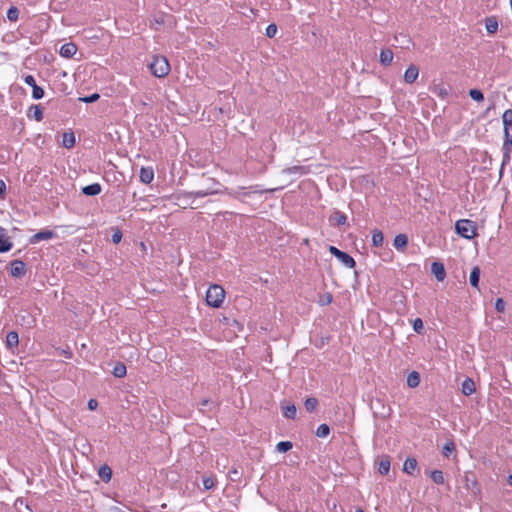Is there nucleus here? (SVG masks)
<instances>
[{
	"label": "nucleus",
	"mask_w": 512,
	"mask_h": 512,
	"mask_svg": "<svg viewBox=\"0 0 512 512\" xmlns=\"http://www.w3.org/2000/svg\"><path fill=\"white\" fill-rule=\"evenodd\" d=\"M439 95H441V96L447 95L446 90L441 89L440 92H439Z\"/></svg>",
	"instance_id": "5fc2aeb1"
},
{
	"label": "nucleus",
	"mask_w": 512,
	"mask_h": 512,
	"mask_svg": "<svg viewBox=\"0 0 512 512\" xmlns=\"http://www.w3.org/2000/svg\"><path fill=\"white\" fill-rule=\"evenodd\" d=\"M383 240H384V235H383L382 231H380L378 229H375L372 232V244H373V246L381 247L382 244H383Z\"/></svg>",
	"instance_id": "c756f323"
},
{
	"label": "nucleus",
	"mask_w": 512,
	"mask_h": 512,
	"mask_svg": "<svg viewBox=\"0 0 512 512\" xmlns=\"http://www.w3.org/2000/svg\"><path fill=\"white\" fill-rule=\"evenodd\" d=\"M469 96L477 101V102H480V101H483L484 100V95L482 93V91L478 90V89H470L469 90Z\"/></svg>",
	"instance_id": "e433bc0d"
},
{
	"label": "nucleus",
	"mask_w": 512,
	"mask_h": 512,
	"mask_svg": "<svg viewBox=\"0 0 512 512\" xmlns=\"http://www.w3.org/2000/svg\"><path fill=\"white\" fill-rule=\"evenodd\" d=\"M507 480H512V474L508 476Z\"/></svg>",
	"instance_id": "6e6d98bb"
},
{
	"label": "nucleus",
	"mask_w": 512,
	"mask_h": 512,
	"mask_svg": "<svg viewBox=\"0 0 512 512\" xmlns=\"http://www.w3.org/2000/svg\"><path fill=\"white\" fill-rule=\"evenodd\" d=\"M216 482H203V490H210L215 487Z\"/></svg>",
	"instance_id": "8fccbe9b"
},
{
	"label": "nucleus",
	"mask_w": 512,
	"mask_h": 512,
	"mask_svg": "<svg viewBox=\"0 0 512 512\" xmlns=\"http://www.w3.org/2000/svg\"><path fill=\"white\" fill-rule=\"evenodd\" d=\"M19 344V335L16 331H10L6 336V346L9 349L16 348Z\"/></svg>",
	"instance_id": "4be33fe9"
},
{
	"label": "nucleus",
	"mask_w": 512,
	"mask_h": 512,
	"mask_svg": "<svg viewBox=\"0 0 512 512\" xmlns=\"http://www.w3.org/2000/svg\"><path fill=\"white\" fill-rule=\"evenodd\" d=\"M210 404H212V402L209 399H203L200 403L201 407L203 408L209 406Z\"/></svg>",
	"instance_id": "3c124183"
},
{
	"label": "nucleus",
	"mask_w": 512,
	"mask_h": 512,
	"mask_svg": "<svg viewBox=\"0 0 512 512\" xmlns=\"http://www.w3.org/2000/svg\"><path fill=\"white\" fill-rule=\"evenodd\" d=\"M512 486V482H508Z\"/></svg>",
	"instance_id": "bf43d9fd"
},
{
	"label": "nucleus",
	"mask_w": 512,
	"mask_h": 512,
	"mask_svg": "<svg viewBox=\"0 0 512 512\" xmlns=\"http://www.w3.org/2000/svg\"><path fill=\"white\" fill-rule=\"evenodd\" d=\"M100 98V95L98 93H93L89 96L80 97L79 101L83 103H93L97 101Z\"/></svg>",
	"instance_id": "58836bf2"
},
{
	"label": "nucleus",
	"mask_w": 512,
	"mask_h": 512,
	"mask_svg": "<svg viewBox=\"0 0 512 512\" xmlns=\"http://www.w3.org/2000/svg\"><path fill=\"white\" fill-rule=\"evenodd\" d=\"M101 185L99 183H93L82 188V193L86 196H96L101 193Z\"/></svg>",
	"instance_id": "f3484780"
},
{
	"label": "nucleus",
	"mask_w": 512,
	"mask_h": 512,
	"mask_svg": "<svg viewBox=\"0 0 512 512\" xmlns=\"http://www.w3.org/2000/svg\"><path fill=\"white\" fill-rule=\"evenodd\" d=\"M77 52V46L74 43H65L60 48V55L64 58H72Z\"/></svg>",
	"instance_id": "ddd939ff"
},
{
	"label": "nucleus",
	"mask_w": 512,
	"mask_h": 512,
	"mask_svg": "<svg viewBox=\"0 0 512 512\" xmlns=\"http://www.w3.org/2000/svg\"><path fill=\"white\" fill-rule=\"evenodd\" d=\"M431 480H443V473L440 470H433L430 472Z\"/></svg>",
	"instance_id": "49530a36"
},
{
	"label": "nucleus",
	"mask_w": 512,
	"mask_h": 512,
	"mask_svg": "<svg viewBox=\"0 0 512 512\" xmlns=\"http://www.w3.org/2000/svg\"><path fill=\"white\" fill-rule=\"evenodd\" d=\"M63 146L72 148L75 145V135L73 132H65L62 139Z\"/></svg>",
	"instance_id": "c85d7f7f"
},
{
	"label": "nucleus",
	"mask_w": 512,
	"mask_h": 512,
	"mask_svg": "<svg viewBox=\"0 0 512 512\" xmlns=\"http://www.w3.org/2000/svg\"><path fill=\"white\" fill-rule=\"evenodd\" d=\"M461 391H462V393H463L465 396H470V395H472V394L475 392V383H474V381H473L471 378H466V379L462 382V388H461Z\"/></svg>",
	"instance_id": "aec40b11"
},
{
	"label": "nucleus",
	"mask_w": 512,
	"mask_h": 512,
	"mask_svg": "<svg viewBox=\"0 0 512 512\" xmlns=\"http://www.w3.org/2000/svg\"><path fill=\"white\" fill-rule=\"evenodd\" d=\"M417 460L413 457H408L403 464V471L409 476L416 477L415 471L417 470Z\"/></svg>",
	"instance_id": "f8f14e48"
},
{
	"label": "nucleus",
	"mask_w": 512,
	"mask_h": 512,
	"mask_svg": "<svg viewBox=\"0 0 512 512\" xmlns=\"http://www.w3.org/2000/svg\"><path fill=\"white\" fill-rule=\"evenodd\" d=\"M419 75V69L416 65L411 64L404 73V81L407 84H412L416 81Z\"/></svg>",
	"instance_id": "9b49d317"
},
{
	"label": "nucleus",
	"mask_w": 512,
	"mask_h": 512,
	"mask_svg": "<svg viewBox=\"0 0 512 512\" xmlns=\"http://www.w3.org/2000/svg\"><path fill=\"white\" fill-rule=\"evenodd\" d=\"M502 122H503V129H504V142L502 145V152H503V158H502V164L500 173L502 172V169L504 165H506L511 158V151H512V109H507L504 111L502 115Z\"/></svg>",
	"instance_id": "f257e3e1"
},
{
	"label": "nucleus",
	"mask_w": 512,
	"mask_h": 512,
	"mask_svg": "<svg viewBox=\"0 0 512 512\" xmlns=\"http://www.w3.org/2000/svg\"><path fill=\"white\" fill-rule=\"evenodd\" d=\"M227 193L234 198H238L240 195L237 191H227Z\"/></svg>",
	"instance_id": "603ef678"
},
{
	"label": "nucleus",
	"mask_w": 512,
	"mask_h": 512,
	"mask_svg": "<svg viewBox=\"0 0 512 512\" xmlns=\"http://www.w3.org/2000/svg\"><path fill=\"white\" fill-rule=\"evenodd\" d=\"M390 470V460L388 456H384L378 463V472L381 476H386Z\"/></svg>",
	"instance_id": "5701e85b"
},
{
	"label": "nucleus",
	"mask_w": 512,
	"mask_h": 512,
	"mask_svg": "<svg viewBox=\"0 0 512 512\" xmlns=\"http://www.w3.org/2000/svg\"><path fill=\"white\" fill-rule=\"evenodd\" d=\"M485 28L488 34H495L498 30V21L495 16H490L485 19Z\"/></svg>",
	"instance_id": "6ab92c4d"
},
{
	"label": "nucleus",
	"mask_w": 512,
	"mask_h": 512,
	"mask_svg": "<svg viewBox=\"0 0 512 512\" xmlns=\"http://www.w3.org/2000/svg\"><path fill=\"white\" fill-rule=\"evenodd\" d=\"M305 409L308 412H313L318 406V400L315 397H308L304 402Z\"/></svg>",
	"instance_id": "2f4dec72"
},
{
	"label": "nucleus",
	"mask_w": 512,
	"mask_h": 512,
	"mask_svg": "<svg viewBox=\"0 0 512 512\" xmlns=\"http://www.w3.org/2000/svg\"><path fill=\"white\" fill-rule=\"evenodd\" d=\"M98 475L102 480H111L112 469L109 465L104 464L98 470Z\"/></svg>",
	"instance_id": "bb28decb"
},
{
	"label": "nucleus",
	"mask_w": 512,
	"mask_h": 512,
	"mask_svg": "<svg viewBox=\"0 0 512 512\" xmlns=\"http://www.w3.org/2000/svg\"><path fill=\"white\" fill-rule=\"evenodd\" d=\"M330 253L335 256L345 267L354 268L356 266L355 260L346 252L339 250L335 246L329 247Z\"/></svg>",
	"instance_id": "423d86ee"
},
{
	"label": "nucleus",
	"mask_w": 512,
	"mask_h": 512,
	"mask_svg": "<svg viewBox=\"0 0 512 512\" xmlns=\"http://www.w3.org/2000/svg\"><path fill=\"white\" fill-rule=\"evenodd\" d=\"M12 247L13 243L8 238H0V253L8 252Z\"/></svg>",
	"instance_id": "473e14b6"
},
{
	"label": "nucleus",
	"mask_w": 512,
	"mask_h": 512,
	"mask_svg": "<svg viewBox=\"0 0 512 512\" xmlns=\"http://www.w3.org/2000/svg\"><path fill=\"white\" fill-rule=\"evenodd\" d=\"M151 73L158 78L165 77L170 71V65L166 57L156 55L149 65Z\"/></svg>",
	"instance_id": "f03ea898"
},
{
	"label": "nucleus",
	"mask_w": 512,
	"mask_h": 512,
	"mask_svg": "<svg viewBox=\"0 0 512 512\" xmlns=\"http://www.w3.org/2000/svg\"><path fill=\"white\" fill-rule=\"evenodd\" d=\"M380 63L384 66H388L393 61V52L390 49H382L379 56Z\"/></svg>",
	"instance_id": "412c9836"
},
{
	"label": "nucleus",
	"mask_w": 512,
	"mask_h": 512,
	"mask_svg": "<svg viewBox=\"0 0 512 512\" xmlns=\"http://www.w3.org/2000/svg\"><path fill=\"white\" fill-rule=\"evenodd\" d=\"M140 181L144 184H150L154 178V171L150 167H142L140 170Z\"/></svg>",
	"instance_id": "2eb2a0df"
},
{
	"label": "nucleus",
	"mask_w": 512,
	"mask_h": 512,
	"mask_svg": "<svg viewBox=\"0 0 512 512\" xmlns=\"http://www.w3.org/2000/svg\"><path fill=\"white\" fill-rule=\"evenodd\" d=\"M24 82L32 88V97L39 100L44 96V90L36 84L35 78L32 75H26Z\"/></svg>",
	"instance_id": "0eeeda50"
},
{
	"label": "nucleus",
	"mask_w": 512,
	"mask_h": 512,
	"mask_svg": "<svg viewBox=\"0 0 512 512\" xmlns=\"http://www.w3.org/2000/svg\"><path fill=\"white\" fill-rule=\"evenodd\" d=\"M97 406H98V402H97V400H95V399H90V400L88 401V409H90V410H95V409L97 408Z\"/></svg>",
	"instance_id": "de8ad7c7"
},
{
	"label": "nucleus",
	"mask_w": 512,
	"mask_h": 512,
	"mask_svg": "<svg viewBox=\"0 0 512 512\" xmlns=\"http://www.w3.org/2000/svg\"><path fill=\"white\" fill-rule=\"evenodd\" d=\"M127 373V369L124 363L118 362L112 371V374L116 378H123Z\"/></svg>",
	"instance_id": "cd10ccee"
},
{
	"label": "nucleus",
	"mask_w": 512,
	"mask_h": 512,
	"mask_svg": "<svg viewBox=\"0 0 512 512\" xmlns=\"http://www.w3.org/2000/svg\"><path fill=\"white\" fill-rule=\"evenodd\" d=\"M330 222L336 226L345 225L347 222V216L339 210H334L330 216Z\"/></svg>",
	"instance_id": "4468645a"
},
{
	"label": "nucleus",
	"mask_w": 512,
	"mask_h": 512,
	"mask_svg": "<svg viewBox=\"0 0 512 512\" xmlns=\"http://www.w3.org/2000/svg\"><path fill=\"white\" fill-rule=\"evenodd\" d=\"M505 307H506V303L505 301L502 299V298H498L495 302V309L498 311V312H504L505 310Z\"/></svg>",
	"instance_id": "a18cd8bd"
},
{
	"label": "nucleus",
	"mask_w": 512,
	"mask_h": 512,
	"mask_svg": "<svg viewBox=\"0 0 512 512\" xmlns=\"http://www.w3.org/2000/svg\"><path fill=\"white\" fill-rule=\"evenodd\" d=\"M329 433H330V427L327 424H320L317 427V430H316L317 437L325 438L329 435Z\"/></svg>",
	"instance_id": "72a5a7b5"
},
{
	"label": "nucleus",
	"mask_w": 512,
	"mask_h": 512,
	"mask_svg": "<svg viewBox=\"0 0 512 512\" xmlns=\"http://www.w3.org/2000/svg\"><path fill=\"white\" fill-rule=\"evenodd\" d=\"M413 329L416 333L422 334L424 330L423 321L420 318H416L413 321Z\"/></svg>",
	"instance_id": "ea45409f"
},
{
	"label": "nucleus",
	"mask_w": 512,
	"mask_h": 512,
	"mask_svg": "<svg viewBox=\"0 0 512 512\" xmlns=\"http://www.w3.org/2000/svg\"><path fill=\"white\" fill-rule=\"evenodd\" d=\"M225 291L224 289L217 284L211 285L206 292V303L207 305L219 308L224 300Z\"/></svg>",
	"instance_id": "20e7f679"
},
{
	"label": "nucleus",
	"mask_w": 512,
	"mask_h": 512,
	"mask_svg": "<svg viewBox=\"0 0 512 512\" xmlns=\"http://www.w3.org/2000/svg\"><path fill=\"white\" fill-rule=\"evenodd\" d=\"M431 272L437 281H443L446 277L444 265L441 262L435 261L431 264Z\"/></svg>",
	"instance_id": "9d476101"
},
{
	"label": "nucleus",
	"mask_w": 512,
	"mask_h": 512,
	"mask_svg": "<svg viewBox=\"0 0 512 512\" xmlns=\"http://www.w3.org/2000/svg\"><path fill=\"white\" fill-rule=\"evenodd\" d=\"M277 33V26L275 24H269L266 28V36L273 38Z\"/></svg>",
	"instance_id": "c03bdc74"
},
{
	"label": "nucleus",
	"mask_w": 512,
	"mask_h": 512,
	"mask_svg": "<svg viewBox=\"0 0 512 512\" xmlns=\"http://www.w3.org/2000/svg\"><path fill=\"white\" fill-rule=\"evenodd\" d=\"M309 172H310L309 167L300 166V165H295V166H291V167H287V168L283 169V173L288 174V175H291V174L305 175V174H308Z\"/></svg>",
	"instance_id": "dca6fc26"
},
{
	"label": "nucleus",
	"mask_w": 512,
	"mask_h": 512,
	"mask_svg": "<svg viewBox=\"0 0 512 512\" xmlns=\"http://www.w3.org/2000/svg\"><path fill=\"white\" fill-rule=\"evenodd\" d=\"M333 300V297H332V294L331 293H325L324 295H322L319 299V304L321 306H325V305H329Z\"/></svg>",
	"instance_id": "a19ab883"
},
{
	"label": "nucleus",
	"mask_w": 512,
	"mask_h": 512,
	"mask_svg": "<svg viewBox=\"0 0 512 512\" xmlns=\"http://www.w3.org/2000/svg\"><path fill=\"white\" fill-rule=\"evenodd\" d=\"M21 320L27 325V327H33L36 324V320L29 314L21 316Z\"/></svg>",
	"instance_id": "37998d69"
},
{
	"label": "nucleus",
	"mask_w": 512,
	"mask_h": 512,
	"mask_svg": "<svg viewBox=\"0 0 512 512\" xmlns=\"http://www.w3.org/2000/svg\"><path fill=\"white\" fill-rule=\"evenodd\" d=\"M455 231L465 239H472L477 235V227L474 221L469 219H460L455 223Z\"/></svg>",
	"instance_id": "7ed1b4c3"
},
{
	"label": "nucleus",
	"mask_w": 512,
	"mask_h": 512,
	"mask_svg": "<svg viewBox=\"0 0 512 512\" xmlns=\"http://www.w3.org/2000/svg\"><path fill=\"white\" fill-rule=\"evenodd\" d=\"M296 406L294 404H288L282 407L284 417L288 419H294L296 417Z\"/></svg>",
	"instance_id": "7c9ffc66"
},
{
	"label": "nucleus",
	"mask_w": 512,
	"mask_h": 512,
	"mask_svg": "<svg viewBox=\"0 0 512 512\" xmlns=\"http://www.w3.org/2000/svg\"><path fill=\"white\" fill-rule=\"evenodd\" d=\"M6 191V185L3 180L0 179V198H4Z\"/></svg>",
	"instance_id": "09e8293b"
},
{
	"label": "nucleus",
	"mask_w": 512,
	"mask_h": 512,
	"mask_svg": "<svg viewBox=\"0 0 512 512\" xmlns=\"http://www.w3.org/2000/svg\"><path fill=\"white\" fill-rule=\"evenodd\" d=\"M292 447H293L292 442H290V441H280L276 445V450L278 452L285 453V452H288L289 450H291Z\"/></svg>",
	"instance_id": "f704fd0d"
},
{
	"label": "nucleus",
	"mask_w": 512,
	"mask_h": 512,
	"mask_svg": "<svg viewBox=\"0 0 512 512\" xmlns=\"http://www.w3.org/2000/svg\"><path fill=\"white\" fill-rule=\"evenodd\" d=\"M356 512H364L362 509H358L356 510Z\"/></svg>",
	"instance_id": "13d9d810"
},
{
	"label": "nucleus",
	"mask_w": 512,
	"mask_h": 512,
	"mask_svg": "<svg viewBox=\"0 0 512 512\" xmlns=\"http://www.w3.org/2000/svg\"><path fill=\"white\" fill-rule=\"evenodd\" d=\"M420 384V374L416 371H412L407 376V385L410 388H416Z\"/></svg>",
	"instance_id": "b1692460"
},
{
	"label": "nucleus",
	"mask_w": 512,
	"mask_h": 512,
	"mask_svg": "<svg viewBox=\"0 0 512 512\" xmlns=\"http://www.w3.org/2000/svg\"><path fill=\"white\" fill-rule=\"evenodd\" d=\"M122 239V232L119 228H115L114 229V232L111 236V241L114 243V244H118Z\"/></svg>",
	"instance_id": "79ce46f5"
},
{
	"label": "nucleus",
	"mask_w": 512,
	"mask_h": 512,
	"mask_svg": "<svg viewBox=\"0 0 512 512\" xmlns=\"http://www.w3.org/2000/svg\"><path fill=\"white\" fill-rule=\"evenodd\" d=\"M407 244H408V237L406 234L401 233V234H398L395 236L393 245L397 250L403 251L407 247Z\"/></svg>",
	"instance_id": "a211bd4d"
},
{
	"label": "nucleus",
	"mask_w": 512,
	"mask_h": 512,
	"mask_svg": "<svg viewBox=\"0 0 512 512\" xmlns=\"http://www.w3.org/2000/svg\"><path fill=\"white\" fill-rule=\"evenodd\" d=\"M28 116H32L36 121H41L43 119V109L40 105H32L29 108Z\"/></svg>",
	"instance_id": "393cba45"
},
{
	"label": "nucleus",
	"mask_w": 512,
	"mask_h": 512,
	"mask_svg": "<svg viewBox=\"0 0 512 512\" xmlns=\"http://www.w3.org/2000/svg\"><path fill=\"white\" fill-rule=\"evenodd\" d=\"M55 236L56 234L52 230H41L30 237L29 243L36 244L43 240L52 239Z\"/></svg>",
	"instance_id": "6e6552de"
},
{
	"label": "nucleus",
	"mask_w": 512,
	"mask_h": 512,
	"mask_svg": "<svg viewBox=\"0 0 512 512\" xmlns=\"http://www.w3.org/2000/svg\"><path fill=\"white\" fill-rule=\"evenodd\" d=\"M455 449V444L452 441H449L443 446V455L449 457L455 451Z\"/></svg>",
	"instance_id": "4c0bfd02"
},
{
	"label": "nucleus",
	"mask_w": 512,
	"mask_h": 512,
	"mask_svg": "<svg viewBox=\"0 0 512 512\" xmlns=\"http://www.w3.org/2000/svg\"><path fill=\"white\" fill-rule=\"evenodd\" d=\"M7 18L9 21L11 22H15L18 20L19 18V10L17 7L15 6H11L8 10H7Z\"/></svg>",
	"instance_id": "c9c22d12"
},
{
	"label": "nucleus",
	"mask_w": 512,
	"mask_h": 512,
	"mask_svg": "<svg viewBox=\"0 0 512 512\" xmlns=\"http://www.w3.org/2000/svg\"><path fill=\"white\" fill-rule=\"evenodd\" d=\"M4 232H5V229L0 226V238L4 237Z\"/></svg>",
	"instance_id": "864d4df0"
},
{
	"label": "nucleus",
	"mask_w": 512,
	"mask_h": 512,
	"mask_svg": "<svg viewBox=\"0 0 512 512\" xmlns=\"http://www.w3.org/2000/svg\"><path fill=\"white\" fill-rule=\"evenodd\" d=\"M219 193H223V191L218 188L200 189L197 191L183 192V193L179 194L178 199L187 201L191 198L206 197L209 195H214V194H219Z\"/></svg>",
	"instance_id": "39448f33"
},
{
	"label": "nucleus",
	"mask_w": 512,
	"mask_h": 512,
	"mask_svg": "<svg viewBox=\"0 0 512 512\" xmlns=\"http://www.w3.org/2000/svg\"><path fill=\"white\" fill-rule=\"evenodd\" d=\"M479 279H480V268L478 266H475L470 273V277H469L470 285L474 288H478Z\"/></svg>",
	"instance_id": "a878e982"
},
{
	"label": "nucleus",
	"mask_w": 512,
	"mask_h": 512,
	"mask_svg": "<svg viewBox=\"0 0 512 512\" xmlns=\"http://www.w3.org/2000/svg\"><path fill=\"white\" fill-rule=\"evenodd\" d=\"M10 273L13 277H21L26 272V265L22 260H13L11 263Z\"/></svg>",
	"instance_id": "1a4fd4ad"
},
{
	"label": "nucleus",
	"mask_w": 512,
	"mask_h": 512,
	"mask_svg": "<svg viewBox=\"0 0 512 512\" xmlns=\"http://www.w3.org/2000/svg\"><path fill=\"white\" fill-rule=\"evenodd\" d=\"M203 480L210 481V480H212V479L208 477V478H203Z\"/></svg>",
	"instance_id": "4d7b16f0"
}]
</instances>
